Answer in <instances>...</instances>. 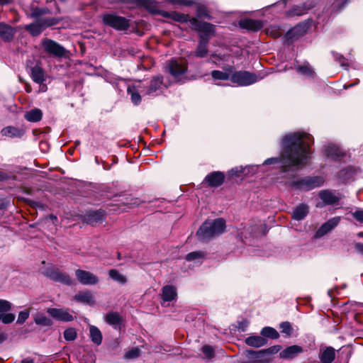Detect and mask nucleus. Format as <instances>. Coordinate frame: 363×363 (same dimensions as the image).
Returning a JSON list of instances; mask_svg holds the SVG:
<instances>
[{"label":"nucleus","mask_w":363,"mask_h":363,"mask_svg":"<svg viewBox=\"0 0 363 363\" xmlns=\"http://www.w3.org/2000/svg\"><path fill=\"white\" fill-rule=\"evenodd\" d=\"M64 337L67 341H72L77 337V332L75 329L69 328L65 330Z\"/></svg>","instance_id":"nucleus-43"},{"label":"nucleus","mask_w":363,"mask_h":363,"mask_svg":"<svg viewBox=\"0 0 363 363\" xmlns=\"http://www.w3.org/2000/svg\"><path fill=\"white\" fill-rule=\"evenodd\" d=\"M226 72H222L220 70H213L211 72V77L214 80H222L225 81L228 79H230V73L233 72V67L228 66L225 68Z\"/></svg>","instance_id":"nucleus-24"},{"label":"nucleus","mask_w":363,"mask_h":363,"mask_svg":"<svg viewBox=\"0 0 363 363\" xmlns=\"http://www.w3.org/2000/svg\"><path fill=\"white\" fill-rule=\"evenodd\" d=\"M169 72L177 78L186 72L188 67L186 61L179 59H172L167 62Z\"/></svg>","instance_id":"nucleus-10"},{"label":"nucleus","mask_w":363,"mask_h":363,"mask_svg":"<svg viewBox=\"0 0 363 363\" xmlns=\"http://www.w3.org/2000/svg\"><path fill=\"white\" fill-rule=\"evenodd\" d=\"M302 352L303 349L301 347L298 345H291L282 350L279 353V356L283 359H293Z\"/></svg>","instance_id":"nucleus-18"},{"label":"nucleus","mask_w":363,"mask_h":363,"mask_svg":"<svg viewBox=\"0 0 363 363\" xmlns=\"http://www.w3.org/2000/svg\"><path fill=\"white\" fill-rule=\"evenodd\" d=\"M11 308V303L4 299H0V313H5L10 311Z\"/></svg>","instance_id":"nucleus-47"},{"label":"nucleus","mask_w":363,"mask_h":363,"mask_svg":"<svg viewBox=\"0 0 363 363\" xmlns=\"http://www.w3.org/2000/svg\"><path fill=\"white\" fill-rule=\"evenodd\" d=\"M208 37H205L204 35H200V40L197 48L196 50L195 54L199 57H203L208 53Z\"/></svg>","instance_id":"nucleus-21"},{"label":"nucleus","mask_w":363,"mask_h":363,"mask_svg":"<svg viewBox=\"0 0 363 363\" xmlns=\"http://www.w3.org/2000/svg\"><path fill=\"white\" fill-rule=\"evenodd\" d=\"M104 218L105 212L103 210L90 211L86 216V222L92 225L101 223Z\"/></svg>","instance_id":"nucleus-17"},{"label":"nucleus","mask_w":363,"mask_h":363,"mask_svg":"<svg viewBox=\"0 0 363 363\" xmlns=\"http://www.w3.org/2000/svg\"><path fill=\"white\" fill-rule=\"evenodd\" d=\"M31 78L38 83L42 84L45 81V72L43 69L40 66H35L31 68Z\"/></svg>","instance_id":"nucleus-29"},{"label":"nucleus","mask_w":363,"mask_h":363,"mask_svg":"<svg viewBox=\"0 0 363 363\" xmlns=\"http://www.w3.org/2000/svg\"><path fill=\"white\" fill-rule=\"evenodd\" d=\"M140 350L138 347H133L125 353V357L126 359H135L140 356Z\"/></svg>","instance_id":"nucleus-45"},{"label":"nucleus","mask_w":363,"mask_h":363,"mask_svg":"<svg viewBox=\"0 0 363 363\" xmlns=\"http://www.w3.org/2000/svg\"><path fill=\"white\" fill-rule=\"evenodd\" d=\"M47 312L52 318L59 321L70 322L74 320V316L67 308H49Z\"/></svg>","instance_id":"nucleus-12"},{"label":"nucleus","mask_w":363,"mask_h":363,"mask_svg":"<svg viewBox=\"0 0 363 363\" xmlns=\"http://www.w3.org/2000/svg\"><path fill=\"white\" fill-rule=\"evenodd\" d=\"M1 134L7 137H19L21 135V131L12 126H7L1 130Z\"/></svg>","instance_id":"nucleus-36"},{"label":"nucleus","mask_w":363,"mask_h":363,"mask_svg":"<svg viewBox=\"0 0 363 363\" xmlns=\"http://www.w3.org/2000/svg\"><path fill=\"white\" fill-rule=\"evenodd\" d=\"M213 57H218L219 60H223V57L216 54L212 55Z\"/></svg>","instance_id":"nucleus-59"},{"label":"nucleus","mask_w":363,"mask_h":363,"mask_svg":"<svg viewBox=\"0 0 363 363\" xmlns=\"http://www.w3.org/2000/svg\"><path fill=\"white\" fill-rule=\"evenodd\" d=\"M25 89L27 93H30L32 91L31 86L28 84L26 85Z\"/></svg>","instance_id":"nucleus-56"},{"label":"nucleus","mask_w":363,"mask_h":363,"mask_svg":"<svg viewBox=\"0 0 363 363\" xmlns=\"http://www.w3.org/2000/svg\"><path fill=\"white\" fill-rule=\"evenodd\" d=\"M160 15L165 18H171L180 23H186L189 20V15H185L177 11H161Z\"/></svg>","instance_id":"nucleus-22"},{"label":"nucleus","mask_w":363,"mask_h":363,"mask_svg":"<svg viewBox=\"0 0 363 363\" xmlns=\"http://www.w3.org/2000/svg\"><path fill=\"white\" fill-rule=\"evenodd\" d=\"M176 288L172 285H167L162 289V298L163 301H172L177 298Z\"/></svg>","instance_id":"nucleus-19"},{"label":"nucleus","mask_w":363,"mask_h":363,"mask_svg":"<svg viewBox=\"0 0 363 363\" xmlns=\"http://www.w3.org/2000/svg\"><path fill=\"white\" fill-rule=\"evenodd\" d=\"M270 33L272 35V31H270ZM280 35H281V34H280V33H279V30H276V31L274 32V33H273V37H274V38H278V37H279Z\"/></svg>","instance_id":"nucleus-57"},{"label":"nucleus","mask_w":363,"mask_h":363,"mask_svg":"<svg viewBox=\"0 0 363 363\" xmlns=\"http://www.w3.org/2000/svg\"><path fill=\"white\" fill-rule=\"evenodd\" d=\"M279 328L282 333H285L286 335H291L293 333V328L289 322H283L280 324Z\"/></svg>","instance_id":"nucleus-42"},{"label":"nucleus","mask_w":363,"mask_h":363,"mask_svg":"<svg viewBox=\"0 0 363 363\" xmlns=\"http://www.w3.org/2000/svg\"><path fill=\"white\" fill-rule=\"evenodd\" d=\"M152 1V0H140V3H143V4H144V3H145L146 1H148V2H149V1Z\"/></svg>","instance_id":"nucleus-61"},{"label":"nucleus","mask_w":363,"mask_h":363,"mask_svg":"<svg viewBox=\"0 0 363 363\" xmlns=\"http://www.w3.org/2000/svg\"><path fill=\"white\" fill-rule=\"evenodd\" d=\"M354 249L361 255H363V243L357 242L354 245Z\"/></svg>","instance_id":"nucleus-53"},{"label":"nucleus","mask_w":363,"mask_h":363,"mask_svg":"<svg viewBox=\"0 0 363 363\" xmlns=\"http://www.w3.org/2000/svg\"><path fill=\"white\" fill-rule=\"evenodd\" d=\"M225 180V174L222 172H213L204 179V182L210 187H218L223 184Z\"/></svg>","instance_id":"nucleus-14"},{"label":"nucleus","mask_w":363,"mask_h":363,"mask_svg":"<svg viewBox=\"0 0 363 363\" xmlns=\"http://www.w3.org/2000/svg\"><path fill=\"white\" fill-rule=\"evenodd\" d=\"M308 213V206L306 204H300L296 206L292 213V218L296 220L303 219Z\"/></svg>","instance_id":"nucleus-26"},{"label":"nucleus","mask_w":363,"mask_h":363,"mask_svg":"<svg viewBox=\"0 0 363 363\" xmlns=\"http://www.w3.org/2000/svg\"><path fill=\"white\" fill-rule=\"evenodd\" d=\"M306 32L305 26L298 25L287 33V38H291L302 35Z\"/></svg>","instance_id":"nucleus-37"},{"label":"nucleus","mask_w":363,"mask_h":363,"mask_svg":"<svg viewBox=\"0 0 363 363\" xmlns=\"http://www.w3.org/2000/svg\"><path fill=\"white\" fill-rule=\"evenodd\" d=\"M173 4H179L181 5L182 0H170Z\"/></svg>","instance_id":"nucleus-58"},{"label":"nucleus","mask_w":363,"mask_h":363,"mask_svg":"<svg viewBox=\"0 0 363 363\" xmlns=\"http://www.w3.org/2000/svg\"><path fill=\"white\" fill-rule=\"evenodd\" d=\"M74 300L77 302L89 306H94L95 304V300L91 292L87 290L77 293L74 296Z\"/></svg>","instance_id":"nucleus-16"},{"label":"nucleus","mask_w":363,"mask_h":363,"mask_svg":"<svg viewBox=\"0 0 363 363\" xmlns=\"http://www.w3.org/2000/svg\"><path fill=\"white\" fill-rule=\"evenodd\" d=\"M197 16L199 17L207 16V11L206 9L199 6L197 9Z\"/></svg>","instance_id":"nucleus-52"},{"label":"nucleus","mask_w":363,"mask_h":363,"mask_svg":"<svg viewBox=\"0 0 363 363\" xmlns=\"http://www.w3.org/2000/svg\"><path fill=\"white\" fill-rule=\"evenodd\" d=\"M89 334L91 341L97 345H99L102 342V334L100 330L94 326L89 327Z\"/></svg>","instance_id":"nucleus-33"},{"label":"nucleus","mask_w":363,"mask_h":363,"mask_svg":"<svg viewBox=\"0 0 363 363\" xmlns=\"http://www.w3.org/2000/svg\"><path fill=\"white\" fill-rule=\"evenodd\" d=\"M44 274L54 281L66 285H71L72 284V280L69 275L55 267L48 268L45 271Z\"/></svg>","instance_id":"nucleus-9"},{"label":"nucleus","mask_w":363,"mask_h":363,"mask_svg":"<svg viewBox=\"0 0 363 363\" xmlns=\"http://www.w3.org/2000/svg\"><path fill=\"white\" fill-rule=\"evenodd\" d=\"M24 118L26 121L32 123L40 121L43 118V111L40 108H33L26 111Z\"/></svg>","instance_id":"nucleus-28"},{"label":"nucleus","mask_w":363,"mask_h":363,"mask_svg":"<svg viewBox=\"0 0 363 363\" xmlns=\"http://www.w3.org/2000/svg\"><path fill=\"white\" fill-rule=\"evenodd\" d=\"M230 81L239 86H248L258 81L257 77L247 71H238L230 76Z\"/></svg>","instance_id":"nucleus-8"},{"label":"nucleus","mask_w":363,"mask_h":363,"mask_svg":"<svg viewBox=\"0 0 363 363\" xmlns=\"http://www.w3.org/2000/svg\"><path fill=\"white\" fill-rule=\"evenodd\" d=\"M108 275L109 277L113 279L114 281L123 284L126 283L127 279L125 276L121 274L118 270L116 269H111L108 271Z\"/></svg>","instance_id":"nucleus-35"},{"label":"nucleus","mask_w":363,"mask_h":363,"mask_svg":"<svg viewBox=\"0 0 363 363\" xmlns=\"http://www.w3.org/2000/svg\"><path fill=\"white\" fill-rule=\"evenodd\" d=\"M262 335L271 339H277L279 337L278 332L271 327H265L261 331Z\"/></svg>","instance_id":"nucleus-38"},{"label":"nucleus","mask_w":363,"mask_h":363,"mask_svg":"<svg viewBox=\"0 0 363 363\" xmlns=\"http://www.w3.org/2000/svg\"><path fill=\"white\" fill-rule=\"evenodd\" d=\"M324 179L322 177H306L297 183L298 189L309 191L316 187H319L324 184Z\"/></svg>","instance_id":"nucleus-11"},{"label":"nucleus","mask_w":363,"mask_h":363,"mask_svg":"<svg viewBox=\"0 0 363 363\" xmlns=\"http://www.w3.org/2000/svg\"><path fill=\"white\" fill-rule=\"evenodd\" d=\"M2 316L0 315V320H1Z\"/></svg>","instance_id":"nucleus-62"},{"label":"nucleus","mask_w":363,"mask_h":363,"mask_svg":"<svg viewBox=\"0 0 363 363\" xmlns=\"http://www.w3.org/2000/svg\"><path fill=\"white\" fill-rule=\"evenodd\" d=\"M13 28L4 23H0V36L4 40H10L12 39L13 35Z\"/></svg>","instance_id":"nucleus-32"},{"label":"nucleus","mask_w":363,"mask_h":363,"mask_svg":"<svg viewBox=\"0 0 363 363\" xmlns=\"http://www.w3.org/2000/svg\"><path fill=\"white\" fill-rule=\"evenodd\" d=\"M197 30L201 33L200 35L203 34L206 38L208 37V40L215 33L213 25L206 22H201Z\"/></svg>","instance_id":"nucleus-31"},{"label":"nucleus","mask_w":363,"mask_h":363,"mask_svg":"<svg viewBox=\"0 0 363 363\" xmlns=\"http://www.w3.org/2000/svg\"><path fill=\"white\" fill-rule=\"evenodd\" d=\"M351 213L357 221L363 223V209L358 208Z\"/></svg>","instance_id":"nucleus-48"},{"label":"nucleus","mask_w":363,"mask_h":363,"mask_svg":"<svg viewBox=\"0 0 363 363\" xmlns=\"http://www.w3.org/2000/svg\"><path fill=\"white\" fill-rule=\"evenodd\" d=\"M105 321L111 325L121 324V317L118 312H109L105 316Z\"/></svg>","instance_id":"nucleus-34"},{"label":"nucleus","mask_w":363,"mask_h":363,"mask_svg":"<svg viewBox=\"0 0 363 363\" xmlns=\"http://www.w3.org/2000/svg\"><path fill=\"white\" fill-rule=\"evenodd\" d=\"M128 93L130 94L132 102L138 105L141 101V96L138 93V90H136L135 86L128 87Z\"/></svg>","instance_id":"nucleus-39"},{"label":"nucleus","mask_w":363,"mask_h":363,"mask_svg":"<svg viewBox=\"0 0 363 363\" xmlns=\"http://www.w3.org/2000/svg\"><path fill=\"white\" fill-rule=\"evenodd\" d=\"M318 197L321 202L316 203L317 208H323L325 206H334L339 203L342 196L340 194L336 193L332 190L325 189L318 192Z\"/></svg>","instance_id":"nucleus-7"},{"label":"nucleus","mask_w":363,"mask_h":363,"mask_svg":"<svg viewBox=\"0 0 363 363\" xmlns=\"http://www.w3.org/2000/svg\"><path fill=\"white\" fill-rule=\"evenodd\" d=\"M335 357V350L332 347H328L323 350L320 354V359L322 363H331Z\"/></svg>","instance_id":"nucleus-27"},{"label":"nucleus","mask_w":363,"mask_h":363,"mask_svg":"<svg viewBox=\"0 0 363 363\" xmlns=\"http://www.w3.org/2000/svg\"><path fill=\"white\" fill-rule=\"evenodd\" d=\"M280 349L279 345H274L259 351L247 350L246 352L247 363H268L272 360V356Z\"/></svg>","instance_id":"nucleus-3"},{"label":"nucleus","mask_w":363,"mask_h":363,"mask_svg":"<svg viewBox=\"0 0 363 363\" xmlns=\"http://www.w3.org/2000/svg\"><path fill=\"white\" fill-rule=\"evenodd\" d=\"M75 275L77 280L83 285H95L99 282V277L89 271L77 269Z\"/></svg>","instance_id":"nucleus-13"},{"label":"nucleus","mask_w":363,"mask_h":363,"mask_svg":"<svg viewBox=\"0 0 363 363\" xmlns=\"http://www.w3.org/2000/svg\"><path fill=\"white\" fill-rule=\"evenodd\" d=\"M29 317V311H21L18 314L17 323L21 324L24 323Z\"/></svg>","instance_id":"nucleus-49"},{"label":"nucleus","mask_w":363,"mask_h":363,"mask_svg":"<svg viewBox=\"0 0 363 363\" xmlns=\"http://www.w3.org/2000/svg\"><path fill=\"white\" fill-rule=\"evenodd\" d=\"M245 343L252 347H259L267 343V340L262 336H250L245 339Z\"/></svg>","instance_id":"nucleus-30"},{"label":"nucleus","mask_w":363,"mask_h":363,"mask_svg":"<svg viewBox=\"0 0 363 363\" xmlns=\"http://www.w3.org/2000/svg\"><path fill=\"white\" fill-rule=\"evenodd\" d=\"M313 138L305 133H294L286 135L282 140L283 151L280 157H272L265 160L264 164L280 163L283 172L294 168L299 169L306 164L309 158V146Z\"/></svg>","instance_id":"nucleus-1"},{"label":"nucleus","mask_w":363,"mask_h":363,"mask_svg":"<svg viewBox=\"0 0 363 363\" xmlns=\"http://www.w3.org/2000/svg\"><path fill=\"white\" fill-rule=\"evenodd\" d=\"M225 221L223 218L206 220L199 228L196 235L201 241H208L224 233Z\"/></svg>","instance_id":"nucleus-2"},{"label":"nucleus","mask_w":363,"mask_h":363,"mask_svg":"<svg viewBox=\"0 0 363 363\" xmlns=\"http://www.w3.org/2000/svg\"><path fill=\"white\" fill-rule=\"evenodd\" d=\"M357 236L359 237V238H362L363 237V232H359L357 233Z\"/></svg>","instance_id":"nucleus-60"},{"label":"nucleus","mask_w":363,"mask_h":363,"mask_svg":"<svg viewBox=\"0 0 363 363\" xmlns=\"http://www.w3.org/2000/svg\"><path fill=\"white\" fill-rule=\"evenodd\" d=\"M340 217L337 216L330 218L323 223L316 232L317 237H322L335 228L340 221Z\"/></svg>","instance_id":"nucleus-15"},{"label":"nucleus","mask_w":363,"mask_h":363,"mask_svg":"<svg viewBox=\"0 0 363 363\" xmlns=\"http://www.w3.org/2000/svg\"><path fill=\"white\" fill-rule=\"evenodd\" d=\"M163 83V77L162 76H157L154 77L150 84L149 87L145 91V94L153 95L161 87Z\"/></svg>","instance_id":"nucleus-25"},{"label":"nucleus","mask_w":363,"mask_h":363,"mask_svg":"<svg viewBox=\"0 0 363 363\" xmlns=\"http://www.w3.org/2000/svg\"><path fill=\"white\" fill-rule=\"evenodd\" d=\"M103 23L117 30H126L130 27L129 20L115 13H105L102 16Z\"/></svg>","instance_id":"nucleus-4"},{"label":"nucleus","mask_w":363,"mask_h":363,"mask_svg":"<svg viewBox=\"0 0 363 363\" xmlns=\"http://www.w3.org/2000/svg\"><path fill=\"white\" fill-rule=\"evenodd\" d=\"M35 322L38 325L50 326L52 325V321L44 315H40L35 318Z\"/></svg>","instance_id":"nucleus-44"},{"label":"nucleus","mask_w":363,"mask_h":363,"mask_svg":"<svg viewBox=\"0 0 363 363\" xmlns=\"http://www.w3.org/2000/svg\"><path fill=\"white\" fill-rule=\"evenodd\" d=\"M201 351L206 358L211 359L214 356V350L210 345H206L203 346Z\"/></svg>","instance_id":"nucleus-46"},{"label":"nucleus","mask_w":363,"mask_h":363,"mask_svg":"<svg viewBox=\"0 0 363 363\" xmlns=\"http://www.w3.org/2000/svg\"><path fill=\"white\" fill-rule=\"evenodd\" d=\"M59 19L56 18H48L38 19L35 22L26 26V29L33 36H37L46 28L58 23Z\"/></svg>","instance_id":"nucleus-6"},{"label":"nucleus","mask_w":363,"mask_h":363,"mask_svg":"<svg viewBox=\"0 0 363 363\" xmlns=\"http://www.w3.org/2000/svg\"><path fill=\"white\" fill-rule=\"evenodd\" d=\"M242 28L252 31H257L262 28L263 23L259 20L245 19L240 21Z\"/></svg>","instance_id":"nucleus-20"},{"label":"nucleus","mask_w":363,"mask_h":363,"mask_svg":"<svg viewBox=\"0 0 363 363\" xmlns=\"http://www.w3.org/2000/svg\"><path fill=\"white\" fill-rule=\"evenodd\" d=\"M15 319V315L13 313H6L2 315L1 320L5 324L12 323Z\"/></svg>","instance_id":"nucleus-50"},{"label":"nucleus","mask_w":363,"mask_h":363,"mask_svg":"<svg viewBox=\"0 0 363 363\" xmlns=\"http://www.w3.org/2000/svg\"><path fill=\"white\" fill-rule=\"evenodd\" d=\"M50 11L48 8L38 7L33 4L29 8V16L36 20L41 19L42 16L48 14Z\"/></svg>","instance_id":"nucleus-23"},{"label":"nucleus","mask_w":363,"mask_h":363,"mask_svg":"<svg viewBox=\"0 0 363 363\" xmlns=\"http://www.w3.org/2000/svg\"><path fill=\"white\" fill-rule=\"evenodd\" d=\"M296 70L298 72L303 75H306L308 77H312L314 74L313 69L308 65H303L301 66H298L296 67Z\"/></svg>","instance_id":"nucleus-40"},{"label":"nucleus","mask_w":363,"mask_h":363,"mask_svg":"<svg viewBox=\"0 0 363 363\" xmlns=\"http://www.w3.org/2000/svg\"><path fill=\"white\" fill-rule=\"evenodd\" d=\"M21 363H34V361L33 359L26 358V359H23Z\"/></svg>","instance_id":"nucleus-55"},{"label":"nucleus","mask_w":363,"mask_h":363,"mask_svg":"<svg viewBox=\"0 0 363 363\" xmlns=\"http://www.w3.org/2000/svg\"><path fill=\"white\" fill-rule=\"evenodd\" d=\"M204 256H205V253L203 252L195 251V252H191L187 254L186 256V259L187 261L190 262V261H194L196 259H201V258L204 257Z\"/></svg>","instance_id":"nucleus-41"},{"label":"nucleus","mask_w":363,"mask_h":363,"mask_svg":"<svg viewBox=\"0 0 363 363\" xmlns=\"http://www.w3.org/2000/svg\"><path fill=\"white\" fill-rule=\"evenodd\" d=\"M181 5L190 6L194 4V0H182Z\"/></svg>","instance_id":"nucleus-54"},{"label":"nucleus","mask_w":363,"mask_h":363,"mask_svg":"<svg viewBox=\"0 0 363 363\" xmlns=\"http://www.w3.org/2000/svg\"><path fill=\"white\" fill-rule=\"evenodd\" d=\"M187 22H189L190 26L192 29L197 30L199 27L200 26L201 22L199 21L195 18H190L189 17V20Z\"/></svg>","instance_id":"nucleus-51"},{"label":"nucleus","mask_w":363,"mask_h":363,"mask_svg":"<svg viewBox=\"0 0 363 363\" xmlns=\"http://www.w3.org/2000/svg\"><path fill=\"white\" fill-rule=\"evenodd\" d=\"M41 45L45 52L55 57H66L68 52L62 45L51 39L45 38L42 40Z\"/></svg>","instance_id":"nucleus-5"}]
</instances>
